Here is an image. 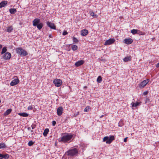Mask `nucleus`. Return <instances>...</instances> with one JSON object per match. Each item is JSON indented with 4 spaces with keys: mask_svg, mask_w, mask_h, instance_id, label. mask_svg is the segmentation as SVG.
I'll return each instance as SVG.
<instances>
[{
    "mask_svg": "<svg viewBox=\"0 0 159 159\" xmlns=\"http://www.w3.org/2000/svg\"><path fill=\"white\" fill-rule=\"evenodd\" d=\"M73 135L70 134L64 135L61 137L60 141L64 143H69L71 141Z\"/></svg>",
    "mask_w": 159,
    "mask_h": 159,
    "instance_id": "nucleus-1",
    "label": "nucleus"
},
{
    "mask_svg": "<svg viewBox=\"0 0 159 159\" xmlns=\"http://www.w3.org/2000/svg\"><path fill=\"white\" fill-rule=\"evenodd\" d=\"M15 50L16 52L20 55L25 56L28 55L27 52L21 47L16 48Z\"/></svg>",
    "mask_w": 159,
    "mask_h": 159,
    "instance_id": "nucleus-2",
    "label": "nucleus"
},
{
    "mask_svg": "<svg viewBox=\"0 0 159 159\" xmlns=\"http://www.w3.org/2000/svg\"><path fill=\"white\" fill-rule=\"evenodd\" d=\"M115 140V138L113 135H111L109 137L108 136L105 137L103 139V142L106 141L107 144H110L111 142Z\"/></svg>",
    "mask_w": 159,
    "mask_h": 159,
    "instance_id": "nucleus-3",
    "label": "nucleus"
},
{
    "mask_svg": "<svg viewBox=\"0 0 159 159\" xmlns=\"http://www.w3.org/2000/svg\"><path fill=\"white\" fill-rule=\"evenodd\" d=\"M78 151L77 149H74L69 150L67 151L68 155L70 156H73L78 153Z\"/></svg>",
    "mask_w": 159,
    "mask_h": 159,
    "instance_id": "nucleus-4",
    "label": "nucleus"
},
{
    "mask_svg": "<svg viewBox=\"0 0 159 159\" xmlns=\"http://www.w3.org/2000/svg\"><path fill=\"white\" fill-rule=\"evenodd\" d=\"M53 83L55 86L59 87L62 84V82L61 80L56 79L53 80Z\"/></svg>",
    "mask_w": 159,
    "mask_h": 159,
    "instance_id": "nucleus-5",
    "label": "nucleus"
},
{
    "mask_svg": "<svg viewBox=\"0 0 159 159\" xmlns=\"http://www.w3.org/2000/svg\"><path fill=\"white\" fill-rule=\"evenodd\" d=\"M149 80L147 79L143 81L139 84V87L141 88H144L147 84L149 82Z\"/></svg>",
    "mask_w": 159,
    "mask_h": 159,
    "instance_id": "nucleus-6",
    "label": "nucleus"
},
{
    "mask_svg": "<svg viewBox=\"0 0 159 159\" xmlns=\"http://www.w3.org/2000/svg\"><path fill=\"white\" fill-rule=\"evenodd\" d=\"M11 56V54L10 52H7L3 55V58L5 60H8L10 59Z\"/></svg>",
    "mask_w": 159,
    "mask_h": 159,
    "instance_id": "nucleus-7",
    "label": "nucleus"
},
{
    "mask_svg": "<svg viewBox=\"0 0 159 159\" xmlns=\"http://www.w3.org/2000/svg\"><path fill=\"white\" fill-rule=\"evenodd\" d=\"M115 41V39H110L106 41L104 45H109L112 44Z\"/></svg>",
    "mask_w": 159,
    "mask_h": 159,
    "instance_id": "nucleus-8",
    "label": "nucleus"
},
{
    "mask_svg": "<svg viewBox=\"0 0 159 159\" xmlns=\"http://www.w3.org/2000/svg\"><path fill=\"white\" fill-rule=\"evenodd\" d=\"M19 80L18 78L16 79L13 80L11 82L10 84L11 86H14L19 83Z\"/></svg>",
    "mask_w": 159,
    "mask_h": 159,
    "instance_id": "nucleus-9",
    "label": "nucleus"
},
{
    "mask_svg": "<svg viewBox=\"0 0 159 159\" xmlns=\"http://www.w3.org/2000/svg\"><path fill=\"white\" fill-rule=\"evenodd\" d=\"M63 111V109L62 107H58L57 110V115L59 116L61 115L62 114Z\"/></svg>",
    "mask_w": 159,
    "mask_h": 159,
    "instance_id": "nucleus-10",
    "label": "nucleus"
},
{
    "mask_svg": "<svg viewBox=\"0 0 159 159\" xmlns=\"http://www.w3.org/2000/svg\"><path fill=\"white\" fill-rule=\"evenodd\" d=\"M47 25L52 29L54 30L56 29V26L54 25V24L48 21L47 22Z\"/></svg>",
    "mask_w": 159,
    "mask_h": 159,
    "instance_id": "nucleus-11",
    "label": "nucleus"
},
{
    "mask_svg": "<svg viewBox=\"0 0 159 159\" xmlns=\"http://www.w3.org/2000/svg\"><path fill=\"white\" fill-rule=\"evenodd\" d=\"M40 22V20L38 18H36L34 19L33 21V25L34 26H36L38 25Z\"/></svg>",
    "mask_w": 159,
    "mask_h": 159,
    "instance_id": "nucleus-12",
    "label": "nucleus"
},
{
    "mask_svg": "<svg viewBox=\"0 0 159 159\" xmlns=\"http://www.w3.org/2000/svg\"><path fill=\"white\" fill-rule=\"evenodd\" d=\"M124 42L125 43L127 44H129L133 42V40L131 39H125L124 40Z\"/></svg>",
    "mask_w": 159,
    "mask_h": 159,
    "instance_id": "nucleus-13",
    "label": "nucleus"
},
{
    "mask_svg": "<svg viewBox=\"0 0 159 159\" xmlns=\"http://www.w3.org/2000/svg\"><path fill=\"white\" fill-rule=\"evenodd\" d=\"M84 61L83 60H80L78 61L75 63V66H77L78 67L79 66H80L84 64Z\"/></svg>",
    "mask_w": 159,
    "mask_h": 159,
    "instance_id": "nucleus-14",
    "label": "nucleus"
},
{
    "mask_svg": "<svg viewBox=\"0 0 159 159\" xmlns=\"http://www.w3.org/2000/svg\"><path fill=\"white\" fill-rule=\"evenodd\" d=\"M132 57L131 56H129L125 57L123 59V60L124 62H127L131 61Z\"/></svg>",
    "mask_w": 159,
    "mask_h": 159,
    "instance_id": "nucleus-15",
    "label": "nucleus"
},
{
    "mask_svg": "<svg viewBox=\"0 0 159 159\" xmlns=\"http://www.w3.org/2000/svg\"><path fill=\"white\" fill-rule=\"evenodd\" d=\"M88 31L86 29H84L81 30V34L82 36H86L88 34Z\"/></svg>",
    "mask_w": 159,
    "mask_h": 159,
    "instance_id": "nucleus-16",
    "label": "nucleus"
},
{
    "mask_svg": "<svg viewBox=\"0 0 159 159\" xmlns=\"http://www.w3.org/2000/svg\"><path fill=\"white\" fill-rule=\"evenodd\" d=\"M9 157L8 154H3L0 153V158H3L5 159H7L9 158Z\"/></svg>",
    "mask_w": 159,
    "mask_h": 159,
    "instance_id": "nucleus-17",
    "label": "nucleus"
},
{
    "mask_svg": "<svg viewBox=\"0 0 159 159\" xmlns=\"http://www.w3.org/2000/svg\"><path fill=\"white\" fill-rule=\"evenodd\" d=\"M7 2L6 1H3L0 3V8L4 7L7 4Z\"/></svg>",
    "mask_w": 159,
    "mask_h": 159,
    "instance_id": "nucleus-18",
    "label": "nucleus"
},
{
    "mask_svg": "<svg viewBox=\"0 0 159 159\" xmlns=\"http://www.w3.org/2000/svg\"><path fill=\"white\" fill-rule=\"evenodd\" d=\"M18 115H19V116H23V117H27L29 115V114H27L26 113H25V112L19 113H18Z\"/></svg>",
    "mask_w": 159,
    "mask_h": 159,
    "instance_id": "nucleus-19",
    "label": "nucleus"
},
{
    "mask_svg": "<svg viewBox=\"0 0 159 159\" xmlns=\"http://www.w3.org/2000/svg\"><path fill=\"white\" fill-rule=\"evenodd\" d=\"M89 13L90 16H92L93 18H97L98 17L97 15L95 14L94 13L93 11H90Z\"/></svg>",
    "mask_w": 159,
    "mask_h": 159,
    "instance_id": "nucleus-20",
    "label": "nucleus"
},
{
    "mask_svg": "<svg viewBox=\"0 0 159 159\" xmlns=\"http://www.w3.org/2000/svg\"><path fill=\"white\" fill-rule=\"evenodd\" d=\"M9 11L11 14H14L16 12V9H9Z\"/></svg>",
    "mask_w": 159,
    "mask_h": 159,
    "instance_id": "nucleus-21",
    "label": "nucleus"
},
{
    "mask_svg": "<svg viewBox=\"0 0 159 159\" xmlns=\"http://www.w3.org/2000/svg\"><path fill=\"white\" fill-rule=\"evenodd\" d=\"M49 130L48 129H46L44 131V132L43 133V135L44 136H46L49 132Z\"/></svg>",
    "mask_w": 159,
    "mask_h": 159,
    "instance_id": "nucleus-22",
    "label": "nucleus"
},
{
    "mask_svg": "<svg viewBox=\"0 0 159 159\" xmlns=\"http://www.w3.org/2000/svg\"><path fill=\"white\" fill-rule=\"evenodd\" d=\"M140 104V103L139 102H137L136 103H134L132 102L131 103V105H132L133 107H136L139 106Z\"/></svg>",
    "mask_w": 159,
    "mask_h": 159,
    "instance_id": "nucleus-23",
    "label": "nucleus"
},
{
    "mask_svg": "<svg viewBox=\"0 0 159 159\" xmlns=\"http://www.w3.org/2000/svg\"><path fill=\"white\" fill-rule=\"evenodd\" d=\"M36 26L38 29L40 30L41 29L43 26V24L42 23H40L38 25Z\"/></svg>",
    "mask_w": 159,
    "mask_h": 159,
    "instance_id": "nucleus-24",
    "label": "nucleus"
},
{
    "mask_svg": "<svg viewBox=\"0 0 159 159\" xmlns=\"http://www.w3.org/2000/svg\"><path fill=\"white\" fill-rule=\"evenodd\" d=\"M11 111L12 110L11 109L7 110L4 113V115H7L9 114L11 112Z\"/></svg>",
    "mask_w": 159,
    "mask_h": 159,
    "instance_id": "nucleus-25",
    "label": "nucleus"
},
{
    "mask_svg": "<svg viewBox=\"0 0 159 159\" xmlns=\"http://www.w3.org/2000/svg\"><path fill=\"white\" fill-rule=\"evenodd\" d=\"M102 78L101 76H98L97 80V82L98 83H100L102 82Z\"/></svg>",
    "mask_w": 159,
    "mask_h": 159,
    "instance_id": "nucleus-26",
    "label": "nucleus"
},
{
    "mask_svg": "<svg viewBox=\"0 0 159 159\" xmlns=\"http://www.w3.org/2000/svg\"><path fill=\"white\" fill-rule=\"evenodd\" d=\"M7 51V47H3L2 50V51L1 52V54H4Z\"/></svg>",
    "mask_w": 159,
    "mask_h": 159,
    "instance_id": "nucleus-27",
    "label": "nucleus"
},
{
    "mask_svg": "<svg viewBox=\"0 0 159 159\" xmlns=\"http://www.w3.org/2000/svg\"><path fill=\"white\" fill-rule=\"evenodd\" d=\"M6 147L5 144L4 143H0V149L4 148Z\"/></svg>",
    "mask_w": 159,
    "mask_h": 159,
    "instance_id": "nucleus-28",
    "label": "nucleus"
},
{
    "mask_svg": "<svg viewBox=\"0 0 159 159\" xmlns=\"http://www.w3.org/2000/svg\"><path fill=\"white\" fill-rule=\"evenodd\" d=\"M71 48L73 50L75 51L77 49L78 47L76 45H72L71 46Z\"/></svg>",
    "mask_w": 159,
    "mask_h": 159,
    "instance_id": "nucleus-29",
    "label": "nucleus"
},
{
    "mask_svg": "<svg viewBox=\"0 0 159 159\" xmlns=\"http://www.w3.org/2000/svg\"><path fill=\"white\" fill-rule=\"evenodd\" d=\"M12 30H13V28H12V27L11 26L8 27L7 29V32H10L12 31Z\"/></svg>",
    "mask_w": 159,
    "mask_h": 159,
    "instance_id": "nucleus-30",
    "label": "nucleus"
},
{
    "mask_svg": "<svg viewBox=\"0 0 159 159\" xmlns=\"http://www.w3.org/2000/svg\"><path fill=\"white\" fill-rule=\"evenodd\" d=\"M137 30H136L133 29L131 30V33L134 34H136L137 33Z\"/></svg>",
    "mask_w": 159,
    "mask_h": 159,
    "instance_id": "nucleus-31",
    "label": "nucleus"
},
{
    "mask_svg": "<svg viewBox=\"0 0 159 159\" xmlns=\"http://www.w3.org/2000/svg\"><path fill=\"white\" fill-rule=\"evenodd\" d=\"M34 143L32 141H30L28 143V145L29 146L32 145Z\"/></svg>",
    "mask_w": 159,
    "mask_h": 159,
    "instance_id": "nucleus-32",
    "label": "nucleus"
},
{
    "mask_svg": "<svg viewBox=\"0 0 159 159\" xmlns=\"http://www.w3.org/2000/svg\"><path fill=\"white\" fill-rule=\"evenodd\" d=\"M73 41L75 43H77L78 42V40L75 37L73 38Z\"/></svg>",
    "mask_w": 159,
    "mask_h": 159,
    "instance_id": "nucleus-33",
    "label": "nucleus"
},
{
    "mask_svg": "<svg viewBox=\"0 0 159 159\" xmlns=\"http://www.w3.org/2000/svg\"><path fill=\"white\" fill-rule=\"evenodd\" d=\"M89 107L88 106L84 109V112H87L88 111V110H89Z\"/></svg>",
    "mask_w": 159,
    "mask_h": 159,
    "instance_id": "nucleus-34",
    "label": "nucleus"
},
{
    "mask_svg": "<svg viewBox=\"0 0 159 159\" xmlns=\"http://www.w3.org/2000/svg\"><path fill=\"white\" fill-rule=\"evenodd\" d=\"M33 107L32 106H29L28 107V110H32L33 109Z\"/></svg>",
    "mask_w": 159,
    "mask_h": 159,
    "instance_id": "nucleus-35",
    "label": "nucleus"
},
{
    "mask_svg": "<svg viewBox=\"0 0 159 159\" xmlns=\"http://www.w3.org/2000/svg\"><path fill=\"white\" fill-rule=\"evenodd\" d=\"M68 33L66 31H64L62 33V35H66Z\"/></svg>",
    "mask_w": 159,
    "mask_h": 159,
    "instance_id": "nucleus-36",
    "label": "nucleus"
},
{
    "mask_svg": "<svg viewBox=\"0 0 159 159\" xmlns=\"http://www.w3.org/2000/svg\"><path fill=\"white\" fill-rule=\"evenodd\" d=\"M150 99L149 98H148L146 99V100H145V102L146 103H148V102H150Z\"/></svg>",
    "mask_w": 159,
    "mask_h": 159,
    "instance_id": "nucleus-37",
    "label": "nucleus"
},
{
    "mask_svg": "<svg viewBox=\"0 0 159 159\" xmlns=\"http://www.w3.org/2000/svg\"><path fill=\"white\" fill-rule=\"evenodd\" d=\"M148 91H145L143 92V94L144 95H146L148 94Z\"/></svg>",
    "mask_w": 159,
    "mask_h": 159,
    "instance_id": "nucleus-38",
    "label": "nucleus"
},
{
    "mask_svg": "<svg viewBox=\"0 0 159 159\" xmlns=\"http://www.w3.org/2000/svg\"><path fill=\"white\" fill-rule=\"evenodd\" d=\"M56 124V122L54 121V120H53L52 121V125H53V126H54Z\"/></svg>",
    "mask_w": 159,
    "mask_h": 159,
    "instance_id": "nucleus-39",
    "label": "nucleus"
},
{
    "mask_svg": "<svg viewBox=\"0 0 159 159\" xmlns=\"http://www.w3.org/2000/svg\"><path fill=\"white\" fill-rule=\"evenodd\" d=\"M32 129H34L35 127V125H33L31 126Z\"/></svg>",
    "mask_w": 159,
    "mask_h": 159,
    "instance_id": "nucleus-40",
    "label": "nucleus"
},
{
    "mask_svg": "<svg viewBox=\"0 0 159 159\" xmlns=\"http://www.w3.org/2000/svg\"><path fill=\"white\" fill-rule=\"evenodd\" d=\"M127 137H126L124 139V142H125L127 141Z\"/></svg>",
    "mask_w": 159,
    "mask_h": 159,
    "instance_id": "nucleus-41",
    "label": "nucleus"
},
{
    "mask_svg": "<svg viewBox=\"0 0 159 159\" xmlns=\"http://www.w3.org/2000/svg\"><path fill=\"white\" fill-rule=\"evenodd\" d=\"M49 37L50 38H52V36L51 34H50L49 35Z\"/></svg>",
    "mask_w": 159,
    "mask_h": 159,
    "instance_id": "nucleus-42",
    "label": "nucleus"
},
{
    "mask_svg": "<svg viewBox=\"0 0 159 159\" xmlns=\"http://www.w3.org/2000/svg\"><path fill=\"white\" fill-rule=\"evenodd\" d=\"M156 67H159V62L157 64V65H156Z\"/></svg>",
    "mask_w": 159,
    "mask_h": 159,
    "instance_id": "nucleus-43",
    "label": "nucleus"
},
{
    "mask_svg": "<svg viewBox=\"0 0 159 159\" xmlns=\"http://www.w3.org/2000/svg\"><path fill=\"white\" fill-rule=\"evenodd\" d=\"M104 116V115H102V116H101L100 117V118H102V117H103V116Z\"/></svg>",
    "mask_w": 159,
    "mask_h": 159,
    "instance_id": "nucleus-44",
    "label": "nucleus"
},
{
    "mask_svg": "<svg viewBox=\"0 0 159 159\" xmlns=\"http://www.w3.org/2000/svg\"><path fill=\"white\" fill-rule=\"evenodd\" d=\"M144 34H144V33H143L142 34H141L142 35H144Z\"/></svg>",
    "mask_w": 159,
    "mask_h": 159,
    "instance_id": "nucleus-45",
    "label": "nucleus"
},
{
    "mask_svg": "<svg viewBox=\"0 0 159 159\" xmlns=\"http://www.w3.org/2000/svg\"><path fill=\"white\" fill-rule=\"evenodd\" d=\"M0 48H2V45H0Z\"/></svg>",
    "mask_w": 159,
    "mask_h": 159,
    "instance_id": "nucleus-46",
    "label": "nucleus"
},
{
    "mask_svg": "<svg viewBox=\"0 0 159 159\" xmlns=\"http://www.w3.org/2000/svg\"><path fill=\"white\" fill-rule=\"evenodd\" d=\"M3 158H0V159H3Z\"/></svg>",
    "mask_w": 159,
    "mask_h": 159,
    "instance_id": "nucleus-47",
    "label": "nucleus"
},
{
    "mask_svg": "<svg viewBox=\"0 0 159 159\" xmlns=\"http://www.w3.org/2000/svg\"><path fill=\"white\" fill-rule=\"evenodd\" d=\"M31 132H33V131L32 130H31Z\"/></svg>",
    "mask_w": 159,
    "mask_h": 159,
    "instance_id": "nucleus-48",
    "label": "nucleus"
},
{
    "mask_svg": "<svg viewBox=\"0 0 159 159\" xmlns=\"http://www.w3.org/2000/svg\"><path fill=\"white\" fill-rule=\"evenodd\" d=\"M84 88H87V87H86V86H84Z\"/></svg>",
    "mask_w": 159,
    "mask_h": 159,
    "instance_id": "nucleus-49",
    "label": "nucleus"
},
{
    "mask_svg": "<svg viewBox=\"0 0 159 159\" xmlns=\"http://www.w3.org/2000/svg\"><path fill=\"white\" fill-rule=\"evenodd\" d=\"M30 128H29L28 129H29Z\"/></svg>",
    "mask_w": 159,
    "mask_h": 159,
    "instance_id": "nucleus-50",
    "label": "nucleus"
},
{
    "mask_svg": "<svg viewBox=\"0 0 159 159\" xmlns=\"http://www.w3.org/2000/svg\"><path fill=\"white\" fill-rule=\"evenodd\" d=\"M1 102V100H0V103Z\"/></svg>",
    "mask_w": 159,
    "mask_h": 159,
    "instance_id": "nucleus-51",
    "label": "nucleus"
}]
</instances>
